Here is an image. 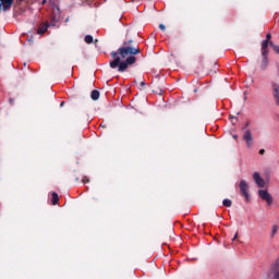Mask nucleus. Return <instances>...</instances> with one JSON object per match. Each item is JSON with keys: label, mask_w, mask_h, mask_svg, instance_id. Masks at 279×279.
Wrapping results in <instances>:
<instances>
[{"label": "nucleus", "mask_w": 279, "mask_h": 279, "mask_svg": "<svg viewBox=\"0 0 279 279\" xmlns=\"http://www.w3.org/2000/svg\"><path fill=\"white\" fill-rule=\"evenodd\" d=\"M269 45H271V41H263L262 43V56H268L269 54V50H267V48L269 47Z\"/></svg>", "instance_id": "nucleus-8"}, {"label": "nucleus", "mask_w": 279, "mask_h": 279, "mask_svg": "<svg viewBox=\"0 0 279 279\" xmlns=\"http://www.w3.org/2000/svg\"><path fill=\"white\" fill-rule=\"evenodd\" d=\"M270 47H272L275 53H278V54H279V46H276V45L274 44V41H270Z\"/></svg>", "instance_id": "nucleus-16"}, {"label": "nucleus", "mask_w": 279, "mask_h": 279, "mask_svg": "<svg viewBox=\"0 0 279 279\" xmlns=\"http://www.w3.org/2000/svg\"><path fill=\"white\" fill-rule=\"evenodd\" d=\"M16 1H17V3H23L24 0H16Z\"/></svg>", "instance_id": "nucleus-27"}, {"label": "nucleus", "mask_w": 279, "mask_h": 279, "mask_svg": "<svg viewBox=\"0 0 279 279\" xmlns=\"http://www.w3.org/2000/svg\"><path fill=\"white\" fill-rule=\"evenodd\" d=\"M222 205L226 206V208H231L232 202L229 198H226L222 201Z\"/></svg>", "instance_id": "nucleus-13"}, {"label": "nucleus", "mask_w": 279, "mask_h": 279, "mask_svg": "<svg viewBox=\"0 0 279 279\" xmlns=\"http://www.w3.org/2000/svg\"><path fill=\"white\" fill-rule=\"evenodd\" d=\"M153 93H156V95H162V89L157 88V89H154Z\"/></svg>", "instance_id": "nucleus-17"}, {"label": "nucleus", "mask_w": 279, "mask_h": 279, "mask_svg": "<svg viewBox=\"0 0 279 279\" xmlns=\"http://www.w3.org/2000/svg\"><path fill=\"white\" fill-rule=\"evenodd\" d=\"M24 66H27V63H24Z\"/></svg>", "instance_id": "nucleus-31"}, {"label": "nucleus", "mask_w": 279, "mask_h": 279, "mask_svg": "<svg viewBox=\"0 0 279 279\" xmlns=\"http://www.w3.org/2000/svg\"><path fill=\"white\" fill-rule=\"evenodd\" d=\"M93 40H94V38H93L92 35H86V36H85V43H86L87 45H93Z\"/></svg>", "instance_id": "nucleus-14"}, {"label": "nucleus", "mask_w": 279, "mask_h": 279, "mask_svg": "<svg viewBox=\"0 0 279 279\" xmlns=\"http://www.w3.org/2000/svg\"><path fill=\"white\" fill-rule=\"evenodd\" d=\"M248 126H250V122H246L245 128H248Z\"/></svg>", "instance_id": "nucleus-28"}, {"label": "nucleus", "mask_w": 279, "mask_h": 279, "mask_svg": "<svg viewBox=\"0 0 279 279\" xmlns=\"http://www.w3.org/2000/svg\"><path fill=\"white\" fill-rule=\"evenodd\" d=\"M99 96H100L99 90H97V89L92 90L90 97H92L93 101H97L99 99Z\"/></svg>", "instance_id": "nucleus-10"}, {"label": "nucleus", "mask_w": 279, "mask_h": 279, "mask_svg": "<svg viewBox=\"0 0 279 279\" xmlns=\"http://www.w3.org/2000/svg\"><path fill=\"white\" fill-rule=\"evenodd\" d=\"M100 128H104V124H100Z\"/></svg>", "instance_id": "nucleus-34"}, {"label": "nucleus", "mask_w": 279, "mask_h": 279, "mask_svg": "<svg viewBox=\"0 0 279 279\" xmlns=\"http://www.w3.org/2000/svg\"><path fill=\"white\" fill-rule=\"evenodd\" d=\"M259 154H260V156H263L264 154H265V149H259Z\"/></svg>", "instance_id": "nucleus-23"}, {"label": "nucleus", "mask_w": 279, "mask_h": 279, "mask_svg": "<svg viewBox=\"0 0 279 279\" xmlns=\"http://www.w3.org/2000/svg\"><path fill=\"white\" fill-rule=\"evenodd\" d=\"M278 233V225L272 226L271 229V236H276V234Z\"/></svg>", "instance_id": "nucleus-15"}, {"label": "nucleus", "mask_w": 279, "mask_h": 279, "mask_svg": "<svg viewBox=\"0 0 279 279\" xmlns=\"http://www.w3.org/2000/svg\"><path fill=\"white\" fill-rule=\"evenodd\" d=\"M240 193L243 197H245L246 202H250V185L247 184V181H240Z\"/></svg>", "instance_id": "nucleus-2"}, {"label": "nucleus", "mask_w": 279, "mask_h": 279, "mask_svg": "<svg viewBox=\"0 0 279 279\" xmlns=\"http://www.w3.org/2000/svg\"><path fill=\"white\" fill-rule=\"evenodd\" d=\"M253 180L259 189H265V179L258 172L253 173Z\"/></svg>", "instance_id": "nucleus-6"}, {"label": "nucleus", "mask_w": 279, "mask_h": 279, "mask_svg": "<svg viewBox=\"0 0 279 279\" xmlns=\"http://www.w3.org/2000/svg\"><path fill=\"white\" fill-rule=\"evenodd\" d=\"M264 41H268V43H271V34H267L266 35V40H264Z\"/></svg>", "instance_id": "nucleus-19"}, {"label": "nucleus", "mask_w": 279, "mask_h": 279, "mask_svg": "<svg viewBox=\"0 0 279 279\" xmlns=\"http://www.w3.org/2000/svg\"><path fill=\"white\" fill-rule=\"evenodd\" d=\"M50 24L56 25V20H51Z\"/></svg>", "instance_id": "nucleus-25"}, {"label": "nucleus", "mask_w": 279, "mask_h": 279, "mask_svg": "<svg viewBox=\"0 0 279 279\" xmlns=\"http://www.w3.org/2000/svg\"><path fill=\"white\" fill-rule=\"evenodd\" d=\"M100 128H104V124H100Z\"/></svg>", "instance_id": "nucleus-33"}, {"label": "nucleus", "mask_w": 279, "mask_h": 279, "mask_svg": "<svg viewBox=\"0 0 279 279\" xmlns=\"http://www.w3.org/2000/svg\"><path fill=\"white\" fill-rule=\"evenodd\" d=\"M239 238V232H236L232 239V241H236V239Z\"/></svg>", "instance_id": "nucleus-21"}, {"label": "nucleus", "mask_w": 279, "mask_h": 279, "mask_svg": "<svg viewBox=\"0 0 279 279\" xmlns=\"http://www.w3.org/2000/svg\"><path fill=\"white\" fill-rule=\"evenodd\" d=\"M140 86H142V88H144V86H145V81H142V82L140 83Z\"/></svg>", "instance_id": "nucleus-22"}, {"label": "nucleus", "mask_w": 279, "mask_h": 279, "mask_svg": "<svg viewBox=\"0 0 279 279\" xmlns=\"http://www.w3.org/2000/svg\"><path fill=\"white\" fill-rule=\"evenodd\" d=\"M243 141L246 143V147H252L254 145V137L252 136V131L246 130L243 135Z\"/></svg>", "instance_id": "nucleus-5"}, {"label": "nucleus", "mask_w": 279, "mask_h": 279, "mask_svg": "<svg viewBox=\"0 0 279 279\" xmlns=\"http://www.w3.org/2000/svg\"><path fill=\"white\" fill-rule=\"evenodd\" d=\"M233 138H238V136H236V135H233Z\"/></svg>", "instance_id": "nucleus-30"}, {"label": "nucleus", "mask_w": 279, "mask_h": 279, "mask_svg": "<svg viewBox=\"0 0 279 279\" xmlns=\"http://www.w3.org/2000/svg\"><path fill=\"white\" fill-rule=\"evenodd\" d=\"M258 195H259L260 199H263L264 202H266L268 204V206H271V204H274V197H271V194H269V192H267V190H259Z\"/></svg>", "instance_id": "nucleus-3"}, {"label": "nucleus", "mask_w": 279, "mask_h": 279, "mask_svg": "<svg viewBox=\"0 0 279 279\" xmlns=\"http://www.w3.org/2000/svg\"><path fill=\"white\" fill-rule=\"evenodd\" d=\"M194 93H197V89H194Z\"/></svg>", "instance_id": "nucleus-32"}, {"label": "nucleus", "mask_w": 279, "mask_h": 279, "mask_svg": "<svg viewBox=\"0 0 279 279\" xmlns=\"http://www.w3.org/2000/svg\"><path fill=\"white\" fill-rule=\"evenodd\" d=\"M159 29H161V32H166L167 26H165V24H159Z\"/></svg>", "instance_id": "nucleus-18"}, {"label": "nucleus", "mask_w": 279, "mask_h": 279, "mask_svg": "<svg viewBox=\"0 0 279 279\" xmlns=\"http://www.w3.org/2000/svg\"><path fill=\"white\" fill-rule=\"evenodd\" d=\"M60 106H61V108H62V106H64V101H61Z\"/></svg>", "instance_id": "nucleus-29"}, {"label": "nucleus", "mask_w": 279, "mask_h": 279, "mask_svg": "<svg viewBox=\"0 0 279 279\" xmlns=\"http://www.w3.org/2000/svg\"><path fill=\"white\" fill-rule=\"evenodd\" d=\"M138 53H141V48L134 46V40H126L118 51L110 52L113 60L109 62V66L110 69H118L119 73H125L130 66L136 64Z\"/></svg>", "instance_id": "nucleus-1"}, {"label": "nucleus", "mask_w": 279, "mask_h": 279, "mask_svg": "<svg viewBox=\"0 0 279 279\" xmlns=\"http://www.w3.org/2000/svg\"><path fill=\"white\" fill-rule=\"evenodd\" d=\"M47 29H49V24H40L37 29V34L39 36H43V34H45L47 32Z\"/></svg>", "instance_id": "nucleus-9"}, {"label": "nucleus", "mask_w": 279, "mask_h": 279, "mask_svg": "<svg viewBox=\"0 0 279 279\" xmlns=\"http://www.w3.org/2000/svg\"><path fill=\"white\" fill-rule=\"evenodd\" d=\"M271 88H272V97L275 99V104L276 106H279V84L272 83Z\"/></svg>", "instance_id": "nucleus-7"}, {"label": "nucleus", "mask_w": 279, "mask_h": 279, "mask_svg": "<svg viewBox=\"0 0 279 279\" xmlns=\"http://www.w3.org/2000/svg\"><path fill=\"white\" fill-rule=\"evenodd\" d=\"M267 64H269V60L267 59V56H263L262 69H267Z\"/></svg>", "instance_id": "nucleus-12"}, {"label": "nucleus", "mask_w": 279, "mask_h": 279, "mask_svg": "<svg viewBox=\"0 0 279 279\" xmlns=\"http://www.w3.org/2000/svg\"><path fill=\"white\" fill-rule=\"evenodd\" d=\"M87 182H90V179H89V178H87V177H84V179H83V183H84V184H86Z\"/></svg>", "instance_id": "nucleus-20"}, {"label": "nucleus", "mask_w": 279, "mask_h": 279, "mask_svg": "<svg viewBox=\"0 0 279 279\" xmlns=\"http://www.w3.org/2000/svg\"><path fill=\"white\" fill-rule=\"evenodd\" d=\"M41 3H43V5H45V4L47 3V0H43V2H41Z\"/></svg>", "instance_id": "nucleus-26"}, {"label": "nucleus", "mask_w": 279, "mask_h": 279, "mask_svg": "<svg viewBox=\"0 0 279 279\" xmlns=\"http://www.w3.org/2000/svg\"><path fill=\"white\" fill-rule=\"evenodd\" d=\"M14 5V0H0V12H10Z\"/></svg>", "instance_id": "nucleus-4"}, {"label": "nucleus", "mask_w": 279, "mask_h": 279, "mask_svg": "<svg viewBox=\"0 0 279 279\" xmlns=\"http://www.w3.org/2000/svg\"><path fill=\"white\" fill-rule=\"evenodd\" d=\"M9 102H10L11 106H12V104H14V98H10V99H9Z\"/></svg>", "instance_id": "nucleus-24"}, {"label": "nucleus", "mask_w": 279, "mask_h": 279, "mask_svg": "<svg viewBox=\"0 0 279 279\" xmlns=\"http://www.w3.org/2000/svg\"><path fill=\"white\" fill-rule=\"evenodd\" d=\"M58 202H60V197L58 196V193L53 192L52 193V205L53 206L58 205Z\"/></svg>", "instance_id": "nucleus-11"}]
</instances>
